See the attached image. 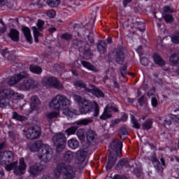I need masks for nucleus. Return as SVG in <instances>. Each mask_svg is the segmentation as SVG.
Wrapping results in <instances>:
<instances>
[{
	"label": "nucleus",
	"instance_id": "46",
	"mask_svg": "<svg viewBox=\"0 0 179 179\" xmlns=\"http://www.w3.org/2000/svg\"><path fill=\"white\" fill-rule=\"evenodd\" d=\"M120 122H121V120L120 119H115L110 122V125L112 128H114V127H115V125H117V124H120Z\"/></svg>",
	"mask_w": 179,
	"mask_h": 179
},
{
	"label": "nucleus",
	"instance_id": "56",
	"mask_svg": "<svg viewBox=\"0 0 179 179\" xmlns=\"http://www.w3.org/2000/svg\"><path fill=\"white\" fill-rule=\"evenodd\" d=\"M138 24L141 26V27H138V30L140 31H143V30H145V24L143 22H138Z\"/></svg>",
	"mask_w": 179,
	"mask_h": 179
},
{
	"label": "nucleus",
	"instance_id": "6",
	"mask_svg": "<svg viewBox=\"0 0 179 179\" xmlns=\"http://www.w3.org/2000/svg\"><path fill=\"white\" fill-rule=\"evenodd\" d=\"M52 141L54 145L56 148V152L57 153H61L66 146V137H65V134L62 132L56 133Z\"/></svg>",
	"mask_w": 179,
	"mask_h": 179
},
{
	"label": "nucleus",
	"instance_id": "30",
	"mask_svg": "<svg viewBox=\"0 0 179 179\" xmlns=\"http://www.w3.org/2000/svg\"><path fill=\"white\" fill-rule=\"evenodd\" d=\"M50 8H57L61 3V0H44Z\"/></svg>",
	"mask_w": 179,
	"mask_h": 179
},
{
	"label": "nucleus",
	"instance_id": "63",
	"mask_svg": "<svg viewBox=\"0 0 179 179\" xmlns=\"http://www.w3.org/2000/svg\"><path fill=\"white\" fill-rule=\"evenodd\" d=\"M5 148V143H0V150H2Z\"/></svg>",
	"mask_w": 179,
	"mask_h": 179
},
{
	"label": "nucleus",
	"instance_id": "11",
	"mask_svg": "<svg viewBox=\"0 0 179 179\" xmlns=\"http://www.w3.org/2000/svg\"><path fill=\"white\" fill-rule=\"evenodd\" d=\"M43 85L45 87H53L57 90H62L64 85L54 77H45L43 79Z\"/></svg>",
	"mask_w": 179,
	"mask_h": 179
},
{
	"label": "nucleus",
	"instance_id": "4",
	"mask_svg": "<svg viewBox=\"0 0 179 179\" xmlns=\"http://www.w3.org/2000/svg\"><path fill=\"white\" fill-rule=\"evenodd\" d=\"M22 96L19 93L15 92L13 90L10 88H6L0 90V107L1 108H5V107H10V99L17 100L22 99Z\"/></svg>",
	"mask_w": 179,
	"mask_h": 179
},
{
	"label": "nucleus",
	"instance_id": "17",
	"mask_svg": "<svg viewBox=\"0 0 179 179\" xmlns=\"http://www.w3.org/2000/svg\"><path fill=\"white\" fill-rule=\"evenodd\" d=\"M36 87V81L33 79L24 80L20 84V90H31Z\"/></svg>",
	"mask_w": 179,
	"mask_h": 179
},
{
	"label": "nucleus",
	"instance_id": "31",
	"mask_svg": "<svg viewBox=\"0 0 179 179\" xmlns=\"http://www.w3.org/2000/svg\"><path fill=\"white\" fill-rule=\"evenodd\" d=\"M90 152H87L86 150H79L77 152V157H90Z\"/></svg>",
	"mask_w": 179,
	"mask_h": 179
},
{
	"label": "nucleus",
	"instance_id": "32",
	"mask_svg": "<svg viewBox=\"0 0 179 179\" xmlns=\"http://www.w3.org/2000/svg\"><path fill=\"white\" fill-rule=\"evenodd\" d=\"M85 134H86L85 129H80L77 131L76 135L80 141H85Z\"/></svg>",
	"mask_w": 179,
	"mask_h": 179
},
{
	"label": "nucleus",
	"instance_id": "60",
	"mask_svg": "<svg viewBox=\"0 0 179 179\" xmlns=\"http://www.w3.org/2000/svg\"><path fill=\"white\" fill-rule=\"evenodd\" d=\"M113 85H114L115 87H116V89H120V84H118V83H117V81H113Z\"/></svg>",
	"mask_w": 179,
	"mask_h": 179
},
{
	"label": "nucleus",
	"instance_id": "41",
	"mask_svg": "<svg viewBox=\"0 0 179 179\" xmlns=\"http://www.w3.org/2000/svg\"><path fill=\"white\" fill-rule=\"evenodd\" d=\"M164 20L166 23H171L173 22V16L171 15L166 14L164 16Z\"/></svg>",
	"mask_w": 179,
	"mask_h": 179
},
{
	"label": "nucleus",
	"instance_id": "62",
	"mask_svg": "<svg viewBox=\"0 0 179 179\" xmlns=\"http://www.w3.org/2000/svg\"><path fill=\"white\" fill-rule=\"evenodd\" d=\"M88 40L91 44H93L94 43V39H93L92 37L88 36Z\"/></svg>",
	"mask_w": 179,
	"mask_h": 179
},
{
	"label": "nucleus",
	"instance_id": "59",
	"mask_svg": "<svg viewBox=\"0 0 179 179\" xmlns=\"http://www.w3.org/2000/svg\"><path fill=\"white\" fill-rule=\"evenodd\" d=\"M132 0H123V6H124V8H127V6L128 5V3H129Z\"/></svg>",
	"mask_w": 179,
	"mask_h": 179
},
{
	"label": "nucleus",
	"instance_id": "2",
	"mask_svg": "<svg viewBox=\"0 0 179 179\" xmlns=\"http://www.w3.org/2000/svg\"><path fill=\"white\" fill-rule=\"evenodd\" d=\"M73 99L79 106V111H78L79 114H87L94 109L93 116L99 117L100 109L96 101H92L78 94H73Z\"/></svg>",
	"mask_w": 179,
	"mask_h": 179
},
{
	"label": "nucleus",
	"instance_id": "1",
	"mask_svg": "<svg viewBox=\"0 0 179 179\" xmlns=\"http://www.w3.org/2000/svg\"><path fill=\"white\" fill-rule=\"evenodd\" d=\"M72 104L71 99L64 94H57L54 96L49 103V107L55 111L48 112L45 117L48 121L58 118L59 117V111H63V114L69 118H73L76 115H79V112L76 110L69 109Z\"/></svg>",
	"mask_w": 179,
	"mask_h": 179
},
{
	"label": "nucleus",
	"instance_id": "10",
	"mask_svg": "<svg viewBox=\"0 0 179 179\" xmlns=\"http://www.w3.org/2000/svg\"><path fill=\"white\" fill-rule=\"evenodd\" d=\"M122 143L119 140H114L110 143L109 157H121L122 156Z\"/></svg>",
	"mask_w": 179,
	"mask_h": 179
},
{
	"label": "nucleus",
	"instance_id": "25",
	"mask_svg": "<svg viewBox=\"0 0 179 179\" xmlns=\"http://www.w3.org/2000/svg\"><path fill=\"white\" fill-rule=\"evenodd\" d=\"M106 47H107V43H106L104 41H99V43L97 45L98 50L101 54H104V52L107 51Z\"/></svg>",
	"mask_w": 179,
	"mask_h": 179
},
{
	"label": "nucleus",
	"instance_id": "24",
	"mask_svg": "<svg viewBox=\"0 0 179 179\" xmlns=\"http://www.w3.org/2000/svg\"><path fill=\"white\" fill-rule=\"evenodd\" d=\"M124 52L121 51V50H117L116 52V62L120 65L122 64L124 62Z\"/></svg>",
	"mask_w": 179,
	"mask_h": 179
},
{
	"label": "nucleus",
	"instance_id": "19",
	"mask_svg": "<svg viewBox=\"0 0 179 179\" xmlns=\"http://www.w3.org/2000/svg\"><path fill=\"white\" fill-rule=\"evenodd\" d=\"M152 163L154 167L159 171V173H163V166H164V159L163 158H153Z\"/></svg>",
	"mask_w": 179,
	"mask_h": 179
},
{
	"label": "nucleus",
	"instance_id": "42",
	"mask_svg": "<svg viewBox=\"0 0 179 179\" xmlns=\"http://www.w3.org/2000/svg\"><path fill=\"white\" fill-rule=\"evenodd\" d=\"M169 118H171V121H173V122H177L179 124V116L176 115H170Z\"/></svg>",
	"mask_w": 179,
	"mask_h": 179
},
{
	"label": "nucleus",
	"instance_id": "54",
	"mask_svg": "<svg viewBox=\"0 0 179 179\" xmlns=\"http://www.w3.org/2000/svg\"><path fill=\"white\" fill-rule=\"evenodd\" d=\"M119 132L120 135H127L128 134V131H127V129L124 127L121 128Z\"/></svg>",
	"mask_w": 179,
	"mask_h": 179
},
{
	"label": "nucleus",
	"instance_id": "7",
	"mask_svg": "<svg viewBox=\"0 0 179 179\" xmlns=\"http://www.w3.org/2000/svg\"><path fill=\"white\" fill-rule=\"evenodd\" d=\"M62 173L64 174L66 179H73L75 178V171H73V168L71 166H66L64 163L59 164L55 171L56 178H58L59 175Z\"/></svg>",
	"mask_w": 179,
	"mask_h": 179
},
{
	"label": "nucleus",
	"instance_id": "58",
	"mask_svg": "<svg viewBox=\"0 0 179 179\" xmlns=\"http://www.w3.org/2000/svg\"><path fill=\"white\" fill-rule=\"evenodd\" d=\"M125 164V159H122L118 164H117V167H122Z\"/></svg>",
	"mask_w": 179,
	"mask_h": 179
},
{
	"label": "nucleus",
	"instance_id": "51",
	"mask_svg": "<svg viewBox=\"0 0 179 179\" xmlns=\"http://www.w3.org/2000/svg\"><path fill=\"white\" fill-rule=\"evenodd\" d=\"M155 93H156V89H155V87H152V88L150 90V92H148L147 93V94H148V97H150V96H155Z\"/></svg>",
	"mask_w": 179,
	"mask_h": 179
},
{
	"label": "nucleus",
	"instance_id": "29",
	"mask_svg": "<svg viewBox=\"0 0 179 179\" xmlns=\"http://www.w3.org/2000/svg\"><path fill=\"white\" fill-rule=\"evenodd\" d=\"M9 37L13 40V41H18L19 31L16 29H11L9 34Z\"/></svg>",
	"mask_w": 179,
	"mask_h": 179
},
{
	"label": "nucleus",
	"instance_id": "20",
	"mask_svg": "<svg viewBox=\"0 0 179 179\" xmlns=\"http://www.w3.org/2000/svg\"><path fill=\"white\" fill-rule=\"evenodd\" d=\"M87 141L90 146L96 143V133L92 129H88L85 134Z\"/></svg>",
	"mask_w": 179,
	"mask_h": 179
},
{
	"label": "nucleus",
	"instance_id": "64",
	"mask_svg": "<svg viewBox=\"0 0 179 179\" xmlns=\"http://www.w3.org/2000/svg\"><path fill=\"white\" fill-rule=\"evenodd\" d=\"M55 27H52V28H50V29H49V31L50 32V33H54V31H55Z\"/></svg>",
	"mask_w": 179,
	"mask_h": 179
},
{
	"label": "nucleus",
	"instance_id": "12",
	"mask_svg": "<svg viewBox=\"0 0 179 179\" xmlns=\"http://www.w3.org/2000/svg\"><path fill=\"white\" fill-rule=\"evenodd\" d=\"M24 135L27 139H37L41 135V129L38 127H33L24 130Z\"/></svg>",
	"mask_w": 179,
	"mask_h": 179
},
{
	"label": "nucleus",
	"instance_id": "16",
	"mask_svg": "<svg viewBox=\"0 0 179 179\" xmlns=\"http://www.w3.org/2000/svg\"><path fill=\"white\" fill-rule=\"evenodd\" d=\"M40 104H41V103L40 102V99H38V97H37V96H32L31 97V110H32L33 111H36V113H41V108L40 107Z\"/></svg>",
	"mask_w": 179,
	"mask_h": 179
},
{
	"label": "nucleus",
	"instance_id": "34",
	"mask_svg": "<svg viewBox=\"0 0 179 179\" xmlns=\"http://www.w3.org/2000/svg\"><path fill=\"white\" fill-rule=\"evenodd\" d=\"M170 62L173 64H179V55L173 54L171 55V57L169 58Z\"/></svg>",
	"mask_w": 179,
	"mask_h": 179
},
{
	"label": "nucleus",
	"instance_id": "40",
	"mask_svg": "<svg viewBox=\"0 0 179 179\" xmlns=\"http://www.w3.org/2000/svg\"><path fill=\"white\" fill-rule=\"evenodd\" d=\"M6 31V27L5 26V22L0 19V34H3Z\"/></svg>",
	"mask_w": 179,
	"mask_h": 179
},
{
	"label": "nucleus",
	"instance_id": "14",
	"mask_svg": "<svg viewBox=\"0 0 179 179\" xmlns=\"http://www.w3.org/2000/svg\"><path fill=\"white\" fill-rule=\"evenodd\" d=\"M118 111V108L112 106H106L105 108L103 113L100 115V120H108V118H111V113H117Z\"/></svg>",
	"mask_w": 179,
	"mask_h": 179
},
{
	"label": "nucleus",
	"instance_id": "49",
	"mask_svg": "<svg viewBox=\"0 0 179 179\" xmlns=\"http://www.w3.org/2000/svg\"><path fill=\"white\" fill-rule=\"evenodd\" d=\"M64 157H75V153L70 150L66 151L64 154Z\"/></svg>",
	"mask_w": 179,
	"mask_h": 179
},
{
	"label": "nucleus",
	"instance_id": "13",
	"mask_svg": "<svg viewBox=\"0 0 179 179\" xmlns=\"http://www.w3.org/2000/svg\"><path fill=\"white\" fill-rule=\"evenodd\" d=\"M29 78V74L26 72H21L19 74L14 75L8 80V85L10 86H13V85H16L18 82L23 79H27Z\"/></svg>",
	"mask_w": 179,
	"mask_h": 179
},
{
	"label": "nucleus",
	"instance_id": "61",
	"mask_svg": "<svg viewBox=\"0 0 179 179\" xmlns=\"http://www.w3.org/2000/svg\"><path fill=\"white\" fill-rule=\"evenodd\" d=\"M42 159L43 162H44L45 163H48V162H50V158H47V157H45V158H41Z\"/></svg>",
	"mask_w": 179,
	"mask_h": 179
},
{
	"label": "nucleus",
	"instance_id": "21",
	"mask_svg": "<svg viewBox=\"0 0 179 179\" xmlns=\"http://www.w3.org/2000/svg\"><path fill=\"white\" fill-rule=\"evenodd\" d=\"M22 31L24 34L27 43L29 44H32L33 43V36H31V31H30V28L27 27H22Z\"/></svg>",
	"mask_w": 179,
	"mask_h": 179
},
{
	"label": "nucleus",
	"instance_id": "28",
	"mask_svg": "<svg viewBox=\"0 0 179 179\" xmlns=\"http://www.w3.org/2000/svg\"><path fill=\"white\" fill-rule=\"evenodd\" d=\"M83 66H84V68H86V69H88V71H92L93 72H97V69L92 65V64L86 62V61H83L81 62Z\"/></svg>",
	"mask_w": 179,
	"mask_h": 179
},
{
	"label": "nucleus",
	"instance_id": "48",
	"mask_svg": "<svg viewBox=\"0 0 179 179\" xmlns=\"http://www.w3.org/2000/svg\"><path fill=\"white\" fill-rule=\"evenodd\" d=\"M140 61L141 64H142V65H144V66H148V64H149V60L146 57H142Z\"/></svg>",
	"mask_w": 179,
	"mask_h": 179
},
{
	"label": "nucleus",
	"instance_id": "9",
	"mask_svg": "<svg viewBox=\"0 0 179 179\" xmlns=\"http://www.w3.org/2000/svg\"><path fill=\"white\" fill-rule=\"evenodd\" d=\"M73 85L76 87L84 89L85 93H91V94H94L96 97H104V94L99 88H96L95 87L93 89L87 88L86 87V84L80 80L76 81Z\"/></svg>",
	"mask_w": 179,
	"mask_h": 179
},
{
	"label": "nucleus",
	"instance_id": "35",
	"mask_svg": "<svg viewBox=\"0 0 179 179\" xmlns=\"http://www.w3.org/2000/svg\"><path fill=\"white\" fill-rule=\"evenodd\" d=\"M131 122L134 128H136V129H139V128H141V125L138 122V120L135 119V116L133 115H131Z\"/></svg>",
	"mask_w": 179,
	"mask_h": 179
},
{
	"label": "nucleus",
	"instance_id": "38",
	"mask_svg": "<svg viewBox=\"0 0 179 179\" xmlns=\"http://www.w3.org/2000/svg\"><path fill=\"white\" fill-rule=\"evenodd\" d=\"M13 120H16V121H24V120L26 119L24 116L20 115L16 112H14L13 113Z\"/></svg>",
	"mask_w": 179,
	"mask_h": 179
},
{
	"label": "nucleus",
	"instance_id": "55",
	"mask_svg": "<svg viewBox=\"0 0 179 179\" xmlns=\"http://www.w3.org/2000/svg\"><path fill=\"white\" fill-rule=\"evenodd\" d=\"M122 122H125L127 120H128V115L125 113H124L120 119H119Z\"/></svg>",
	"mask_w": 179,
	"mask_h": 179
},
{
	"label": "nucleus",
	"instance_id": "43",
	"mask_svg": "<svg viewBox=\"0 0 179 179\" xmlns=\"http://www.w3.org/2000/svg\"><path fill=\"white\" fill-rule=\"evenodd\" d=\"M47 16H48V17L52 18V17H55V15H57V13H55V10H49L47 13H46Z\"/></svg>",
	"mask_w": 179,
	"mask_h": 179
},
{
	"label": "nucleus",
	"instance_id": "22",
	"mask_svg": "<svg viewBox=\"0 0 179 179\" xmlns=\"http://www.w3.org/2000/svg\"><path fill=\"white\" fill-rule=\"evenodd\" d=\"M152 58H153L154 62L157 64V65L163 66L166 64V62H164V60L162 59V57H160V55L157 53H155L153 55Z\"/></svg>",
	"mask_w": 179,
	"mask_h": 179
},
{
	"label": "nucleus",
	"instance_id": "18",
	"mask_svg": "<svg viewBox=\"0 0 179 179\" xmlns=\"http://www.w3.org/2000/svg\"><path fill=\"white\" fill-rule=\"evenodd\" d=\"M42 164H36L33 166H31L29 169V173L31 176H38L44 169H45V165Z\"/></svg>",
	"mask_w": 179,
	"mask_h": 179
},
{
	"label": "nucleus",
	"instance_id": "45",
	"mask_svg": "<svg viewBox=\"0 0 179 179\" xmlns=\"http://www.w3.org/2000/svg\"><path fill=\"white\" fill-rule=\"evenodd\" d=\"M151 104L152 107H157V104H158L157 98L152 96L151 99Z\"/></svg>",
	"mask_w": 179,
	"mask_h": 179
},
{
	"label": "nucleus",
	"instance_id": "37",
	"mask_svg": "<svg viewBox=\"0 0 179 179\" xmlns=\"http://www.w3.org/2000/svg\"><path fill=\"white\" fill-rule=\"evenodd\" d=\"M152 125H153V122L152 120H148L144 123H143V128L144 129H150V128H152Z\"/></svg>",
	"mask_w": 179,
	"mask_h": 179
},
{
	"label": "nucleus",
	"instance_id": "36",
	"mask_svg": "<svg viewBox=\"0 0 179 179\" xmlns=\"http://www.w3.org/2000/svg\"><path fill=\"white\" fill-rule=\"evenodd\" d=\"M108 162L106 165V169L108 170H111V169H113V166H114V164H115V158L114 157H110L108 158Z\"/></svg>",
	"mask_w": 179,
	"mask_h": 179
},
{
	"label": "nucleus",
	"instance_id": "26",
	"mask_svg": "<svg viewBox=\"0 0 179 179\" xmlns=\"http://www.w3.org/2000/svg\"><path fill=\"white\" fill-rule=\"evenodd\" d=\"M1 52V55H3L4 58L9 59V61H12V59H15V55H13V54L8 52V49L2 50Z\"/></svg>",
	"mask_w": 179,
	"mask_h": 179
},
{
	"label": "nucleus",
	"instance_id": "5",
	"mask_svg": "<svg viewBox=\"0 0 179 179\" xmlns=\"http://www.w3.org/2000/svg\"><path fill=\"white\" fill-rule=\"evenodd\" d=\"M31 152H38L39 157H52L54 150L48 144H45L41 141L33 143L30 147Z\"/></svg>",
	"mask_w": 179,
	"mask_h": 179
},
{
	"label": "nucleus",
	"instance_id": "50",
	"mask_svg": "<svg viewBox=\"0 0 179 179\" xmlns=\"http://www.w3.org/2000/svg\"><path fill=\"white\" fill-rule=\"evenodd\" d=\"M163 10L164 12H167L168 13H173L174 12L173 9H171V8H170L169 6H164L163 8Z\"/></svg>",
	"mask_w": 179,
	"mask_h": 179
},
{
	"label": "nucleus",
	"instance_id": "23",
	"mask_svg": "<svg viewBox=\"0 0 179 179\" xmlns=\"http://www.w3.org/2000/svg\"><path fill=\"white\" fill-rule=\"evenodd\" d=\"M68 146L70 149H78V148H79V141H78L76 138H70L68 141Z\"/></svg>",
	"mask_w": 179,
	"mask_h": 179
},
{
	"label": "nucleus",
	"instance_id": "52",
	"mask_svg": "<svg viewBox=\"0 0 179 179\" xmlns=\"http://www.w3.org/2000/svg\"><path fill=\"white\" fill-rule=\"evenodd\" d=\"M3 155L5 157H13V152L12 151H5Z\"/></svg>",
	"mask_w": 179,
	"mask_h": 179
},
{
	"label": "nucleus",
	"instance_id": "53",
	"mask_svg": "<svg viewBox=\"0 0 179 179\" xmlns=\"http://www.w3.org/2000/svg\"><path fill=\"white\" fill-rule=\"evenodd\" d=\"M120 73L121 76L124 78V76H125L127 75V66H123L121 69H120Z\"/></svg>",
	"mask_w": 179,
	"mask_h": 179
},
{
	"label": "nucleus",
	"instance_id": "57",
	"mask_svg": "<svg viewBox=\"0 0 179 179\" xmlns=\"http://www.w3.org/2000/svg\"><path fill=\"white\" fill-rule=\"evenodd\" d=\"M163 125L166 127V125H171V120H164Z\"/></svg>",
	"mask_w": 179,
	"mask_h": 179
},
{
	"label": "nucleus",
	"instance_id": "47",
	"mask_svg": "<svg viewBox=\"0 0 179 179\" xmlns=\"http://www.w3.org/2000/svg\"><path fill=\"white\" fill-rule=\"evenodd\" d=\"M138 97H140L138 102L140 103V105H142V103H143V95H142V93L139 90L138 91Z\"/></svg>",
	"mask_w": 179,
	"mask_h": 179
},
{
	"label": "nucleus",
	"instance_id": "8",
	"mask_svg": "<svg viewBox=\"0 0 179 179\" xmlns=\"http://www.w3.org/2000/svg\"><path fill=\"white\" fill-rule=\"evenodd\" d=\"M92 122H93V118L92 117H87L85 119L78 120L72 123L71 125L74 126L66 129L65 133L68 136H71V135H75L79 127H81L82 125H89V124H92Z\"/></svg>",
	"mask_w": 179,
	"mask_h": 179
},
{
	"label": "nucleus",
	"instance_id": "3",
	"mask_svg": "<svg viewBox=\"0 0 179 179\" xmlns=\"http://www.w3.org/2000/svg\"><path fill=\"white\" fill-rule=\"evenodd\" d=\"M5 160L3 158L0 157V164H6L5 169L6 171H11V170H14V174H15V176H23V174L26 173L27 166L24 163V158H20L19 166H17V162L9 164L8 162L12 159V158L8 157Z\"/></svg>",
	"mask_w": 179,
	"mask_h": 179
},
{
	"label": "nucleus",
	"instance_id": "15",
	"mask_svg": "<svg viewBox=\"0 0 179 179\" xmlns=\"http://www.w3.org/2000/svg\"><path fill=\"white\" fill-rule=\"evenodd\" d=\"M43 26H44V21L38 20L37 22L38 28L36 27H32L31 28L34 31L35 43H38V37L41 36V33H40V31H43Z\"/></svg>",
	"mask_w": 179,
	"mask_h": 179
},
{
	"label": "nucleus",
	"instance_id": "39",
	"mask_svg": "<svg viewBox=\"0 0 179 179\" xmlns=\"http://www.w3.org/2000/svg\"><path fill=\"white\" fill-rule=\"evenodd\" d=\"M171 41L174 44H178L179 43V31L178 33H175L171 36Z\"/></svg>",
	"mask_w": 179,
	"mask_h": 179
},
{
	"label": "nucleus",
	"instance_id": "27",
	"mask_svg": "<svg viewBox=\"0 0 179 179\" xmlns=\"http://www.w3.org/2000/svg\"><path fill=\"white\" fill-rule=\"evenodd\" d=\"M29 71L32 73H36V75H40L43 72V69L39 66L31 65L29 67Z\"/></svg>",
	"mask_w": 179,
	"mask_h": 179
},
{
	"label": "nucleus",
	"instance_id": "33",
	"mask_svg": "<svg viewBox=\"0 0 179 179\" xmlns=\"http://www.w3.org/2000/svg\"><path fill=\"white\" fill-rule=\"evenodd\" d=\"M74 45H76V47H78V50L80 52H86V50H85V48H83L82 46L85 45L84 43L82 42V41H74L73 42Z\"/></svg>",
	"mask_w": 179,
	"mask_h": 179
},
{
	"label": "nucleus",
	"instance_id": "44",
	"mask_svg": "<svg viewBox=\"0 0 179 179\" xmlns=\"http://www.w3.org/2000/svg\"><path fill=\"white\" fill-rule=\"evenodd\" d=\"M62 38H63V40H66L67 41H69V40H71L72 38V35H71V34H64L62 35Z\"/></svg>",
	"mask_w": 179,
	"mask_h": 179
}]
</instances>
